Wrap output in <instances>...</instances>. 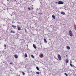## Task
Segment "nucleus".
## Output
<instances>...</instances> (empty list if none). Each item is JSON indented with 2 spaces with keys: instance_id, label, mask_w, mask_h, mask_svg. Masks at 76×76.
<instances>
[{
  "instance_id": "f257e3e1",
  "label": "nucleus",
  "mask_w": 76,
  "mask_h": 76,
  "mask_svg": "<svg viewBox=\"0 0 76 76\" xmlns=\"http://www.w3.org/2000/svg\"><path fill=\"white\" fill-rule=\"evenodd\" d=\"M69 34L70 37H73V33L72 30H70L69 31Z\"/></svg>"
},
{
  "instance_id": "f03ea898",
  "label": "nucleus",
  "mask_w": 76,
  "mask_h": 76,
  "mask_svg": "<svg viewBox=\"0 0 76 76\" xmlns=\"http://www.w3.org/2000/svg\"><path fill=\"white\" fill-rule=\"evenodd\" d=\"M58 4H64V2L63 1H60L58 2Z\"/></svg>"
},
{
  "instance_id": "7ed1b4c3",
  "label": "nucleus",
  "mask_w": 76,
  "mask_h": 76,
  "mask_svg": "<svg viewBox=\"0 0 76 76\" xmlns=\"http://www.w3.org/2000/svg\"><path fill=\"white\" fill-rule=\"evenodd\" d=\"M58 58L59 60H61V56H60V55L58 54Z\"/></svg>"
},
{
  "instance_id": "20e7f679",
  "label": "nucleus",
  "mask_w": 76,
  "mask_h": 76,
  "mask_svg": "<svg viewBox=\"0 0 76 76\" xmlns=\"http://www.w3.org/2000/svg\"><path fill=\"white\" fill-rule=\"evenodd\" d=\"M61 15H66L65 12H64L63 11L61 12Z\"/></svg>"
},
{
  "instance_id": "39448f33",
  "label": "nucleus",
  "mask_w": 76,
  "mask_h": 76,
  "mask_svg": "<svg viewBox=\"0 0 76 76\" xmlns=\"http://www.w3.org/2000/svg\"><path fill=\"white\" fill-rule=\"evenodd\" d=\"M33 47H34V48H35V49H37V46H36V45H35L34 44H33Z\"/></svg>"
},
{
  "instance_id": "423d86ee",
  "label": "nucleus",
  "mask_w": 76,
  "mask_h": 76,
  "mask_svg": "<svg viewBox=\"0 0 76 76\" xmlns=\"http://www.w3.org/2000/svg\"><path fill=\"white\" fill-rule=\"evenodd\" d=\"M52 18L54 19H56V17H55V15H53L52 16Z\"/></svg>"
},
{
  "instance_id": "0eeeda50",
  "label": "nucleus",
  "mask_w": 76,
  "mask_h": 76,
  "mask_svg": "<svg viewBox=\"0 0 76 76\" xmlns=\"http://www.w3.org/2000/svg\"><path fill=\"white\" fill-rule=\"evenodd\" d=\"M14 57L15 58H18V55H14Z\"/></svg>"
},
{
  "instance_id": "6e6552de",
  "label": "nucleus",
  "mask_w": 76,
  "mask_h": 76,
  "mask_svg": "<svg viewBox=\"0 0 76 76\" xmlns=\"http://www.w3.org/2000/svg\"><path fill=\"white\" fill-rule=\"evenodd\" d=\"M66 48L68 50H70V47L68 46H66Z\"/></svg>"
},
{
  "instance_id": "1a4fd4ad",
  "label": "nucleus",
  "mask_w": 76,
  "mask_h": 76,
  "mask_svg": "<svg viewBox=\"0 0 76 76\" xmlns=\"http://www.w3.org/2000/svg\"><path fill=\"white\" fill-rule=\"evenodd\" d=\"M18 29V31H20L21 29H20V27H19L18 26H17Z\"/></svg>"
},
{
  "instance_id": "9d476101",
  "label": "nucleus",
  "mask_w": 76,
  "mask_h": 76,
  "mask_svg": "<svg viewBox=\"0 0 76 76\" xmlns=\"http://www.w3.org/2000/svg\"><path fill=\"white\" fill-rule=\"evenodd\" d=\"M44 42H45V43H47V40H46V39H45V38L44 39Z\"/></svg>"
},
{
  "instance_id": "9b49d317",
  "label": "nucleus",
  "mask_w": 76,
  "mask_h": 76,
  "mask_svg": "<svg viewBox=\"0 0 76 76\" xmlns=\"http://www.w3.org/2000/svg\"><path fill=\"white\" fill-rule=\"evenodd\" d=\"M24 56L26 57H28V55H27V54H26V53H25Z\"/></svg>"
},
{
  "instance_id": "f8f14e48",
  "label": "nucleus",
  "mask_w": 76,
  "mask_h": 76,
  "mask_svg": "<svg viewBox=\"0 0 76 76\" xmlns=\"http://www.w3.org/2000/svg\"><path fill=\"white\" fill-rule=\"evenodd\" d=\"M65 61H66V63H67L69 62V60L68 59H66L65 60Z\"/></svg>"
},
{
  "instance_id": "ddd939ff",
  "label": "nucleus",
  "mask_w": 76,
  "mask_h": 76,
  "mask_svg": "<svg viewBox=\"0 0 76 76\" xmlns=\"http://www.w3.org/2000/svg\"><path fill=\"white\" fill-rule=\"evenodd\" d=\"M40 56H42V57H44V55L41 53H40Z\"/></svg>"
},
{
  "instance_id": "4468645a",
  "label": "nucleus",
  "mask_w": 76,
  "mask_h": 76,
  "mask_svg": "<svg viewBox=\"0 0 76 76\" xmlns=\"http://www.w3.org/2000/svg\"><path fill=\"white\" fill-rule=\"evenodd\" d=\"M12 26L13 28H16V26H15L14 25H12Z\"/></svg>"
},
{
  "instance_id": "2eb2a0df",
  "label": "nucleus",
  "mask_w": 76,
  "mask_h": 76,
  "mask_svg": "<svg viewBox=\"0 0 76 76\" xmlns=\"http://www.w3.org/2000/svg\"><path fill=\"white\" fill-rule=\"evenodd\" d=\"M28 10H32V9H31L30 7H28Z\"/></svg>"
},
{
  "instance_id": "dca6fc26",
  "label": "nucleus",
  "mask_w": 76,
  "mask_h": 76,
  "mask_svg": "<svg viewBox=\"0 0 76 76\" xmlns=\"http://www.w3.org/2000/svg\"><path fill=\"white\" fill-rule=\"evenodd\" d=\"M31 57H32V58H34V56L33 55H31Z\"/></svg>"
},
{
  "instance_id": "f3484780",
  "label": "nucleus",
  "mask_w": 76,
  "mask_h": 76,
  "mask_svg": "<svg viewBox=\"0 0 76 76\" xmlns=\"http://www.w3.org/2000/svg\"><path fill=\"white\" fill-rule=\"evenodd\" d=\"M36 69H37V70H39V68H38V67L37 66L36 67Z\"/></svg>"
},
{
  "instance_id": "a211bd4d",
  "label": "nucleus",
  "mask_w": 76,
  "mask_h": 76,
  "mask_svg": "<svg viewBox=\"0 0 76 76\" xmlns=\"http://www.w3.org/2000/svg\"><path fill=\"white\" fill-rule=\"evenodd\" d=\"M22 75H25V73H24V72H22Z\"/></svg>"
},
{
  "instance_id": "6ab92c4d",
  "label": "nucleus",
  "mask_w": 76,
  "mask_h": 76,
  "mask_svg": "<svg viewBox=\"0 0 76 76\" xmlns=\"http://www.w3.org/2000/svg\"><path fill=\"white\" fill-rule=\"evenodd\" d=\"M66 6H64V8H64V9H65V10H66Z\"/></svg>"
},
{
  "instance_id": "aec40b11",
  "label": "nucleus",
  "mask_w": 76,
  "mask_h": 76,
  "mask_svg": "<svg viewBox=\"0 0 76 76\" xmlns=\"http://www.w3.org/2000/svg\"><path fill=\"white\" fill-rule=\"evenodd\" d=\"M6 45H4V47L5 48H6Z\"/></svg>"
},
{
  "instance_id": "412c9836",
  "label": "nucleus",
  "mask_w": 76,
  "mask_h": 76,
  "mask_svg": "<svg viewBox=\"0 0 76 76\" xmlns=\"http://www.w3.org/2000/svg\"><path fill=\"white\" fill-rule=\"evenodd\" d=\"M70 65L71 66V67H73V65L72 64L70 63Z\"/></svg>"
},
{
  "instance_id": "4be33fe9",
  "label": "nucleus",
  "mask_w": 76,
  "mask_h": 76,
  "mask_svg": "<svg viewBox=\"0 0 76 76\" xmlns=\"http://www.w3.org/2000/svg\"><path fill=\"white\" fill-rule=\"evenodd\" d=\"M36 73L37 74H38V75H39V72H36Z\"/></svg>"
},
{
  "instance_id": "5701e85b",
  "label": "nucleus",
  "mask_w": 76,
  "mask_h": 76,
  "mask_svg": "<svg viewBox=\"0 0 76 76\" xmlns=\"http://www.w3.org/2000/svg\"><path fill=\"white\" fill-rule=\"evenodd\" d=\"M38 14H39V15H42V13L40 12H38Z\"/></svg>"
},
{
  "instance_id": "b1692460",
  "label": "nucleus",
  "mask_w": 76,
  "mask_h": 76,
  "mask_svg": "<svg viewBox=\"0 0 76 76\" xmlns=\"http://www.w3.org/2000/svg\"><path fill=\"white\" fill-rule=\"evenodd\" d=\"M24 30L25 31V32H27V31H26V28H24Z\"/></svg>"
},
{
  "instance_id": "393cba45",
  "label": "nucleus",
  "mask_w": 76,
  "mask_h": 76,
  "mask_svg": "<svg viewBox=\"0 0 76 76\" xmlns=\"http://www.w3.org/2000/svg\"><path fill=\"white\" fill-rule=\"evenodd\" d=\"M65 75H66V76H67V74L66 73H64Z\"/></svg>"
},
{
  "instance_id": "a878e982",
  "label": "nucleus",
  "mask_w": 76,
  "mask_h": 76,
  "mask_svg": "<svg viewBox=\"0 0 76 76\" xmlns=\"http://www.w3.org/2000/svg\"><path fill=\"white\" fill-rule=\"evenodd\" d=\"M12 33H13V34H15V32L14 31H12Z\"/></svg>"
},
{
  "instance_id": "bb28decb",
  "label": "nucleus",
  "mask_w": 76,
  "mask_h": 76,
  "mask_svg": "<svg viewBox=\"0 0 76 76\" xmlns=\"http://www.w3.org/2000/svg\"><path fill=\"white\" fill-rule=\"evenodd\" d=\"M12 23H15V22H13V21H12Z\"/></svg>"
},
{
  "instance_id": "cd10ccee",
  "label": "nucleus",
  "mask_w": 76,
  "mask_h": 76,
  "mask_svg": "<svg viewBox=\"0 0 76 76\" xmlns=\"http://www.w3.org/2000/svg\"><path fill=\"white\" fill-rule=\"evenodd\" d=\"M12 32H13V31H10V33H12Z\"/></svg>"
},
{
  "instance_id": "c85d7f7f",
  "label": "nucleus",
  "mask_w": 76,
  "mask_h": 76,
  "mask_svg": "<svg viewBox=\"0 0 76 76\" xmlns=\"http://www.w3.org/2000/svg\"><path fill=\"white\" fill-rule=\"evenodd\" d=\"M57 3H58V2H56V4H57Z\"/></svg>"
},
{
  "instance_id": "c756f323",
  "label": "nucleus",
  "mask_w": 76,
  "mask_h": 76,
  "mask_svg": "<svg viewBox=\"0 0 76 76\" xmlns=\"http://www.w3.org/2000/svg\"><path fill=\"white\" fill-rule=\"evenodd\" d=\"M75 29L76 31V27L75 28Z\"/></svg>"
},
{
  "instance_id": "7c9ffc66",
  "label": "nucleus",
  "mask_w": 76,
  "mask_h": 76,
  "mask_svg": "<svg viewBox=\"0 0 76 76\" xmlns=\"http://www.w3.org/2000/svg\"><path fill=\"white\" fill-rule=\"evenodd\" d=\"M10 64H12V63L10 62Z\"/></svg>"
},
{
  "instance_id": "2f4dec72",
  "label": "nucleus",
  "mask_w": 76,
  "mask_h": 76,
  "mask_svg": "<svg viewBox=\"0 0 76 76\" xmlns=\"http://www.w3.org/2000/svg\"><path fill=\"white\" fill-rule=\"evenodd\" d=\"M27 48L28 47V45H27Z\"/></svg>"
},
{
  "instance_id": "473e14b6",
  "label": "nucleus",
  "mask_w": 76,
  "mask_h": 76,
  "mask_svg": "<svg viewBox=\"0 0 76 76\" xmlns=\"http://www.w3.org/2000/svg\"><path fill=\"white\" fill-rule=\"evenodd\" d=\"M31 8H32V9H34V8L33 7H31Z\"/></svg>"
},
{
  "instance_id": "72a5a7b5",
  "label": "nucleus",
  "mask_w": 76,
  "mask_h": 76,
  "mask_svg": "<svg viewBox=\"0 0 76 76\" xmlns=\"http://www.w3.org/2000/svg\"><path fill=\"white\" fill-rule=\"evenodd\" d=\"M66 57H67V56H67V55H66Z\"/></svg>"
},
{
  "instance_id": "f704fd0d",
  "label": "nucleus",
  "mask_w": 76,
  "mask_h": 76,
  "mask_svg": "<svg viewBox=\"0 0 76 76\" xmlns=\"http://www.w3.org/2000/svg\"><path fill=\"white\" fill-rule=\"evenodd\" d=\"M15 1H16V0H15Z\"/></svg>"
},
{
  "instance_id": "c9c22d12",
  "label": "nucleus",
  "mask_w": 76,
  "mask_h": 76,
  "mask_svg": "<svg viewBox=\"0 0 76 76\" xmlns=\"http://www.w3.org/2000/svg\"><path fill=\"white\" fill-rule=\"evenodd\" d=\"M11 16H12V15H11Z\"/></svg>"
},
{
  "instance_id": "e433bc0d",
  "label": "nucleus",
  "mask_w": 76,
  "mask_h": 76,
  "mask_svg": "<svg viewBox=\"0 0 76 76\" xmlns=\"http://www.w3.org/2000/svg\"><path fill=\"white\" fill-rule=\"evenodd\" d=\"M63 25H64V24H63Z\"/></svg>"
}]
</instances>
